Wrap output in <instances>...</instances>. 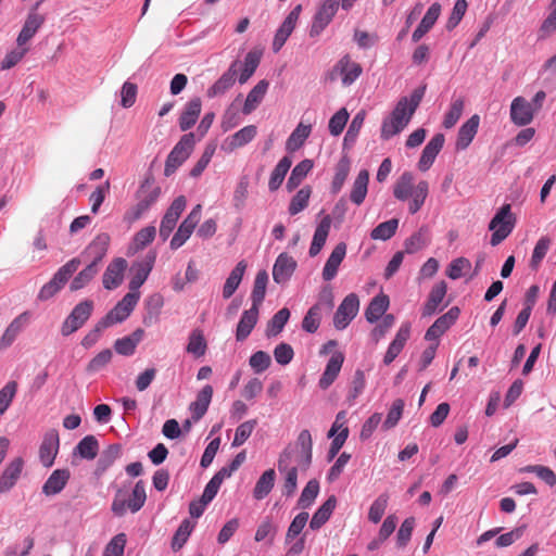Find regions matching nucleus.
Listing matches in <instances>:
<instances>
[{
  "label": "nucleus",
  "mask_w": 556,
  "mask_h": 556,
  "mask_svg": "<svg viewBox=\"0 0 556 556\" xmlns=\"http://www.w3.org/2000/svg\"><path fill=\"white\" fill-rule=\"evenodd\" d=\"M160 194V187H153L147 178L136 193L137 204L126 213V218L130 222L139 219L157 201Z\"/></svg>",
  "instance_id": "f257e3e1"
},
{
  "label": "nucleus",
  "mask_w": 556,
  "mask_h": 556,
  "mask_svg": "<svg viewBox=\"0 0 556 556\" xmlns=\"http://www.w3.org/2000/svg\"><path fill=\"white\" fill-rule=\"evenodd\" d=\"M515 226V218L513 217L510 205H503L489 224V229L493 231L491 236V245L495 247L505 240Z\"/></svg>",
  "instance_id": "f03ea898"
},
{
  "label": "nucleus",
  "mask_w": 556,
  "mask_h": 556,
  "mask_svg": "<svg viewBox=\"0 0 556 556\" xmlns=\"http://www.w3.org/2000/svg\"><path fill=\"white\" fill-rule=\"evenodd\" d=\"M94 303L92 300H84L76 304L61 326V333L68 337L80 329L92 315Z\"/></svg>",
  "instance_id": "7ed1b4c3"
},
{
  "label": "nucleus",
  "mask_w": 556,
  "mask_h": 556,
  "mask_svg": "<svg viewBox=\"0 0 556 556\" xmlns=\"http://www.w3.org/2000/svg\"><path fill=\"white\" fill-rule=\"evenodd\" d=\"M363 68L361 64L351 60L349 55L342 56L328 74V79L334 81L339 76L342 85L349 87L361 76Z\"/></svg>",
  "instance_id": "20e7f679"
},
{
  "label": "nucleus",
  "mask_w": 556,
  "mask_h": 556,
  "mask_svg": "<svg viewBox=\"0 0 556 556\" xmlns=\"http://www.w3.org/2000/svg\"><path fill=\"white\" fill-rule=\"evenodd\" d=\"M426 92V85H422L416 88L409 96L403 97L396 103L394 110L391 115L394 116L395 119L400 118L402 122L408 125L410 118L413 117L415 111L419 106Z\"/></svg>",
  "instance_id": "39448f33"
},
{
  "label": "nucleus",
  "mask_w": 556,
  "mask_h": 556,
  "mask_svg": "<svg viewBox=\"0 0 556 556\" xmlns=\"http://www.w3.org/2000/svg\"><path fill=\"white\" fill-rule=\"evenodd\" d=\"M202 205L197 204L191 212L187 215V217L179 225L177 231L173 236L170 240V249L177 250L190 238L195 226L198 225L201 218Z\"/></svg>",
  "instance_id": "423d86ee"
},
{
  "label": "nucleus",
  "mask_w": 556,
  "mask_h": 556,
  "mask_svg": "<svg viewBox=\"0 0 556 556\" xmlns=\"http://www.w3.org/2000/svg\"><path fill=\"white\" fill-rule=\"evenodd\" d=\"M359 309V300L355 293L348 294L338 306L333 316V326L338 330L345 329L355 318Z\"/></svg>",
  "instance_id": "0eeeda50"
},
{
  "label": "nucleus",
  "mask_w": 556,
  "mask_h": 556,
  "mask_svg": "<svg viewBox=\"0 0 556 556\" xmlns=\"http://www.w3.org/2000/svg\"><path fill=\"white\" fill-rule=\"evenodd\" d=\"M341 0H325L314 15L313 23L309 29L312 38L318 37L323 30L330 24L336 15Z\"/></svg>",
  "instance_id": "6e6552de"
},
{
  "label": "nucleus",
  "mask_w": 556,
  "mask_h": 556,
  "mask_svg": "<svg viewBox=\"0 0 556 556\" xmlns=\"http://www.w3.org/2000/svg\"><path fill=\"white\" fill-rule=\"evenodd\" d=\"M292 457V451L290 448H285L280 454L278 459V470L280 472H285V481L282 485V494L287 497L292 496L298 488V471L300 469L299 465L289 467L290 460Z\"/></svg>",
  "instance_id": "1a4fd4ad"
},
{
  "label": "nucleus",
  "mask_w": 556,
  "mask_h": 556,
  "mask_svg": "<svg viewBox=\"0 0 556 556\" xmlns=\"http://www.w3.org/2000/svg\"><path fill=\"white\" fill-rule=\"evenodd\" d=\"M186 198L184 195L177 197L167 208L160 225V237L166 241L174 230L177 220L186 207Z\"/></svg>",
  "instance_id": "9d476101"
},
{
  "label": "nucleus",
  "mask_w": 556,
  "mask_h": 556,
  "mask_svg": "<svg viewBox=\"0 0 556 556\" xmlns=\"http://www.w3.org/2000/svg\"><path fill=\"white\" fill-rule=\"evenodd\" d=\"M301 12L302 5H295L277 29L271 45V49L275 53L281 50V48L285 46L286 41L288 40L292 31L294 30Z\"/></svg>",
  "instance_id": "9b49d317"
},
{
  "label": "nucleus",
  "mask_w": 556,
  "mask_h": 556,
  "mask_svg": "<svg viewBox=\"0 0 556 556\" xmlns=\"http://www.w3.org/2000/svg\"><path fill=\"white\" fill-rule=\"evenodd\" d=\"M42 1L43 0L37 1L30 9L25 20V23L22 27V30L20 31L16 39L18 47H23L24 45H26L45 23V15L37 12Z\"/></svg>",
  "instance_id": "f8f14e48"
},
{
  "label": "nucleus",
  "mask_w": 556,
  "mask_h": 556,
  "mask_svg": "<svg viewBox=\"0 0 556 556\" xmlns=\"http://www.w3.org/2000/svg\"><path fill=\"white\" fill-rule=\"evenodd\" d=\"M60 447L59 432L55 429L48 430L39 447V458L43 467H51Z\"/></svg>",
  "instance_id": "ddd939ff"
},
{
  "label": "nucleus",
  "mask_w": 556,
  "mask_h": 556,
  "mask_svg": "<svg viewBox=\"0 0 556 556\" xmlns=\"http://www.w3.org/2000/svg\"><path fill=\"white\" fill-rule=\"evenodd\" d=\"M460 309L457 306L451 307L444 315L440 316L426 331L425 339L428 341L438 340L458 319Z\"/></svg>",
  "instance_id": "4468645a"
},
{
  "label": "nucleus",
  "mask_w": 556,
  "mask_h": 556,
  "mask_svg": "<svg viewBox=\"0 0 556 556\" xmlns=\"http://www.w3.org/2000/svg\"><path fill=\"white\" fill-rule=\"evenodd\" d=\"M532 103L523 97H516L510 104V119L517 126L529 125L534 117Z\"/></svg>",
  "instance_id": "2eb2a0df"
},
{
  "label": "nucleus",
  "mask_w": 556,
  "mask_h": 556,
  "mask_svg": "<svg viewBox=\"0 0 556 556\" xmlns=\"http://www.w3.org/2000/svg\"><path fill=\"white\" fill-rule=\"evenodd\" d=\"M127 268V262L123 257L114 258L109 266L106 267L103 277L102 283L106 290L116 289L124 279V273Z\"/></svg>",
  "instance_id": "dca6fc26"
},
{
  "label": "nucleus",
  "mask_w": 556,
  "mask_h": 556,
  "mask_svg": "<svg viewBox=\"0 0 556 556\" xmlns=\"http://www.w3.org/2000/svg\"><path fill=\"white\" fill-rule=\"evenodd\" d=\"M296 268V262L287 253H280L273 267V279L278 285H285Z\"/></svg>",
  "instance_id": "f3484780"
},
{
  "label": "nucleus",
  "mask_w": 556,
  "mask_h": 556,
  "mask_svg": "<svg viewBox=\"0 0 556 556\" xmlns=\"http://www.w3.org/2000/svg\"><path fill=\"white\" fill-rule=\"evenodd\" d=\"M444 135L440 132L434 135L426 144L418 161V168L421 172H427L432 166L437 155L440 153L444 146Z\"/></svg>",
  "instance_id": "a211bd4d"
},
{
  "label": "nucleus",
  "mask_w": 556,
  "mask_h": 556,
  "mask_svg": "<svg viewBox=\"0 0 556 556\" xmlns=\"http://www.w3.org/2000/svg\"><path fill=\"white\" fill-rule=\"evenodd\" d=\"M110 241L111 238L109 233L101 232L87 245L81 255L91 258L90 264H94L99 267V264L108 252Z\"/></svg>",
  "instance_id": "6ab92c4d"
},
{
  "label": "nucleus",
  "mask_w": 556,
  "mask_h": 556,
  "mask_svg": "<svg viewBox=\"0 0 556 556\" xmlns=\"http://www.w3.org/2000/svg\"><path fill=\"white\" fill-rule=\"evenodd\" d=\"M344 363V354L342 352H336L329 358L324 372L321 374L318 387L321 390H327L338 378L342 365Z\"/></svg>",
  "instance_id": "aec40b11"
},
{
  "label": "nucleus",
  "mask_w": 556,
  "mask_h": 556,
  "mask_svg": "<svg viewBox=\"0 0 556 556\" xmlns=\"http://www.w3.org/2000/svg\"><path fill=\"white\" fill-rule=\"evenodd\" d=\"M24 460L16 457L11 460L0 476V494L8 493L17 482L22 475Z\"/></svg>",
  "instance_id": "412c9836"
},
{
  "label": "nucleus",
  "mask_w": 556,
  "mask_h": 556,
  "mask_svg": "<svg viewBox=\"0 0 556 556\" xmlns=\"http://www.w3.org/2000/svg\"><path fill=\"white\" fill-rule=\"evenodd\" d=\"M296 447L299 448V456L296 464L300 470H307L312 464L313 457V440L311 432L307 429L302 430L296 439Z\"/></svg>",
  "instance_id": "4be33fe9"
},
{
  "label": "nucleus",
  "mask_w": 556,
  "mask_h": 556,
  "mask_svg": "<svg viewBox=\"0 0 556 556\" xmlns=\"http://www.w3.org/2000/svg\"><path fill=\"white\" fill-rule=\"evenodd\" d=\"M480 123L479 115H472L466 123H464L458 129L455 148L457 151L466 150L478 132Z\"/></svg>",
  "instance_id": "5701e85b"
},
{
  "label": "nucleus",
  "mask_w": 556,
  "mask_h": 556,
  "mask_svg": "<svg viewBox=\"0 0 556 556\" xmlns=\"http://www.w3.org/2000/svg\"><path fill=\"white\" fill-rule=\"evenodd\" d=\"M237 65L238 62L235 61L229 66V68L207 89L206 96L208 98L219 97L233 86L238 73Z\"/></svg>",
  "instance_id": "b1692460"
},
{
  "label": "nucleus",
  "mask_w": 556,
  "mask_h": 556,
  "mask_svg": "<svg viewBox=\"0 0 556 556\" xmlns=\"http://www.w3.org/2000/svg\"><path fill=\"white\" fill-rule=\"evenodd\" d=\"M346 254V244L344 242L338 243L329 255L323 269V279L325 281L332 280L338 273L339 266L344 260Z\"/></svg>",
  "instance_id": "393cba45"
},
{
  "label": "nucleus",
  "mask_w": 556,
  "mask_h": 556,
  "mask_svg": "<svg viewBox=\"0 0 556 556\" xmlns=\"http://www.w3.org/2000/svg\"><path fill=\"white\" fill-rule=\"evenodd\" d=\"M202 110V101L199 97L190 99L186 104L179 117V128L181 131L189 130L198 121Z\"/></svg>",
  "instance_id": "a878e982"
},
{
  "label": "nucleus",
  "mask_w": 556,
  "mask_h": 556,
  "mask_svg": "<svg viewBox=\"0 0 556 556\" xmlns=\"http://www.w3.org/2000/svg\"><path fill=\"white\" fill-rule=\"evenodd\" d=\"M258 308L252 305L251 308L242 313L236 330L237 341L242 342L250 336L258 320Z\"/></svg>",
  "instance_id": "bb28decb"
},
{
  "label": "nucleus",
  "mask_w": 556,
  "mask_h": 556,
  "mask_svg": "<svg viewBox=\"0 0 556 556\" xmlns=\"http://www.w3.org/2000/svg\"><path fill=\"white\" fill-rule=\"evenodd\" d=\"M441 14V4L434 2L430 5L419 25L412 35L413 42H418L435 24Z\"/></svg>",
  "instance_id": "cd10ccee"
},
{
  "label": "nucleus",
  "mask_w": 556,
  "mask_h": 556,
  "mask_svg": "<svg viewBox=\"0 0 556 556\" xmlns=\"http://www.w3.org/2000/svg\"><path fill=\"white\" fill-rule=\"evenodd\" d=\"M155 255H148L146 261L137 263L132 266V277L129 281V290L138 292V289L146 282L153 268Z\"/></svg>",
  "instance_id": "c85d7f7f"
},
{
  "label": "nucleus",
  "mask_w": 556,
  "mask_h": 556,
  "mask_svg": "<svg viewBox=\"0 0 556 556\" xmlns=\"http://www.w3.org/2000/svg\"><path fill=\"white\" fill-rule=\"evenodd\" d=\"M71 477L68 469H55L42 485V493L47 496L59 494L67 484Z\"/></svg>",
  "instance_id": "c756f323"
},
{
  "label": "nucleus",
  "mask_w": 556,
  "mask_h": 556,
  "mask_svg": "<svg viewBox=\"0 0 556 556\" xmlns=\"http://www.w3.org/2000/svg\"><path fill=\"white\" fill-rule=\"evenodd\" d=\"M256 134V126L248 125L235 132L230 138H227L223 149L227 152H232L251 142L255 138Z\"/></svg>",
  "instance_id": "7c9ffc66"
},
{
  "label": "nucleus",
  "mask_w": 556,
  "mask_h": 556,
  "mask_svg": "<svg viewBox=\"0 0 556 556\" xmlns=\"http://www.w3.org/2000/svg\"><path fill=\"white\" fill-rule=\"evenodd\" d=\"M447 286L445 281H440L435 283L428 296L427 302L422 307V316H431L437 313L439 305L442 303L443 299L446 295Z\"/></svg>",
  "instance_id": "2f4dec72"
},
{
  "label": "nucleus",
  "mask_w": 556,
  "mask_h": 556,
  "mask_svg": "<svg viewBox=\"0 0 556 556\" xmlns=\"http://www.w3.org/2000/svg\"><path fill=\"white\" fill-rule=\"evenodd\" d=\"M213 396V388L210 384L204 386L197 395V400L190 404V410L192 413V419L194 421L200 420L210 406Z\"/></svg>",
  "instance_id": "473e14b6"
},
{
  "label": "nucleus",
  "mask_w": 556,
  "mask_h": 556,
  "mask_svg": "<svg viewBox=\"0 0 556 556\" xmlns=\"http://www.w3.org/2000/svg\"><path fill=\"white\" fill-rule=\"evenodd\" d=\"M330 227H331V218L329 215H327L320 220V223L318 224V226L315 229L313 240H312L309 251H308V253L312 257L316 256L321 251L323 247L326 243L327 237L329 235Z\"/></svg>",
  "instance_id": "72a5a7b5"
},
{
  "label": "nucleus",
  "mask_w": 556,
  "mask_h": 556,
  "mask_svg": "<svg viewBox=\"0 0 556 556\" xmlns=\"http://www.w3.org/2000/svg\"><path fill=\"white\" fill-rule=\"evenodd\" d=\"M269 83L265 79L260 80L248 93L245 102L243 104L242 112L248 115L251 114L263 101Z\"/></svg>",
  "instance_id": "f704fd0d"
},
{
  "label": "nucleus",
  "mask_w": 556,
  "mask_h": 556,
  "mask_svg": "<svg viewBox=\"0 0 556 556\" xmlns=\"http://www.w3.org/2000/svg\"><path fill=\"white\" fill-rule=\"evenodd\" d=\"M337 505V497L334 495H330L326 502L314 513L311 521L309 528L312 530L320 529L331 517Z\"/></svg>",
  "instance_id": "c9c22d12"
},
{
  "label": "nucleus",
  "mask_w": 556,
  "mask_h": 556,
  "mask_svg": "<svg viewBox=\"0 0 556 556\" xmlns=\"http://www.w3.org/2000/svg\"><path fill=\"white\" fill-rule=\"evenodd\" d=\"M389 304L390 301L386 294H380L372 298L365 311L366 320L370 324L376 323L378 319L386 315L384 313L387 312Z\"/></svg>",
  "instance_id": "e433bc0d"
},
{
  "label": "nucleus",
  "mask_w": 556,
  "mask_h": 556,
  "mask_svg": "<svg viewBox=\"0 0 556 556\" xmlns=\"http://www.w3.org/2000/svg\"><path fill=\"white\" fill-rule=\"evenodd\" d=\"M368 182L369 172L367 169L359 170L350 194V199L354 204L361 205L364 202L368 190Z\"/></svg>",
  "instance_id": "4c0bfd02"
},
{
  "label": "nucleus",
  "mask_w": 556,
  "mask_h": 556,
  "mask_svg": "<svg viewBox=\"0 0 556 556\" xmlns=\"http://www.w3.org/2000/svg\"><path fill=\"white\" fill-rule=\"evenodd\" d=\"M247 269V263L245 261H240L235 268L229 274L228 278L226 279V282L223 287V296L224 299H229L232 296V294L238 289L242 277L244 275V271Z\"/></svg>",
  "instance_id": "58836bf2"
},
{
  "label": "nucleus",
  "mask_w": 556,
  "mask_h": 556,
  "mask_svg": "<svg viewBox=\"0 0 556 556\" xmlns=\"http://www.w3.org/2000/svg\"><path fill=\"white\" fill-rule=\"evenodd\" d=\"M276 472L274 469L265 470L255 483L253 497L255 500L265 498L275 485Z\"/></svg>",
  "instance_id": "ea45409f"
},
{
  "label": "nucleus",
  "mask_w": 556,
  "mask_h": 556,
  "mask_svg": "<svg viewBox=\"0 0 556 556\" xmlns=\"http://www.w3.org/2000/svg\"><path fill=\"white\" fill-rule=\"evenodd\" d=\"M81 261L79 257H74L70 260L66 264L61 266L58 271L51 278V282L59 289V291L64 287L67 280L72 277V275L78 269Z\"/></svg>",
  "instance_id": "a19ab883"
},
{
  "label": "nucleus",
  "mask_w": 556,
  "mask_h": 556,
  "mask_svg": "<svg viewBox=\"0 0 556 556\" xmlns=\"http://www.w3.org/2000/svg\"><path fill=\"white\" fill-rule=\"evenodd\" d=\"M26 320L27 313H23L12 320V323L8 326L4 333L0 338V350L9 348L14 342Z\"/></svg>",
  "instance_id": "79ce46f5"
},
{
  "label": "nucleus",
  "mask_w": 556,
  "mask_h": 556,
  "mask_svg": "<svg viewBox=\"0 0 556 556\" xmlns=\"http://www.w3.org/2000/svg\"><path fill=\"white\" fill-rule=\"evenodd\" d=\"M366 388V378L362 369H356L353 378L349 384L345 402L349 406L355 404L357 397L364 392Z\"/></svg>",
  "instance_id": "37998d69"
},
{
  "label": "nucleus",
  "mask_w": 556,
  "mask_h": 556,
  "mask_svg": "<svg viewBox=\"0 0 556 556\" xmlns=\"http://www.w3.org/2000/svg\"><path fill=\"white\" fill-rule=\"evenodd\" d=\"M414 175L412 172H404L396 180L393 189L394 197L400 201H405L414 191Z\"/></svg>",
  "instance_id": "c03bdc74"
},
{
  "label": "nucleus",
  "mask_w": 556,
  "mask_h": 556,
  "mask_svg": "<svg viewBox=\"0 0 556 556\" xmlns=\"http://www.w3.org/2000/svg\"><path fill=\"white\" fill-rule=\"evenodd\" d=\"M428 243V228L422 226L404 241L405 253L414 254L427 247Z\"/></svg>",
  "instance_id": "a18cd8bd"
},
{
  "label": "nucleus",
  "mask_w": 556,
  "mask_h": 556,
  "mask_svg": "<svg viewBox=\"0 0 556 556\" xmlns=\"http://www.w3.org/2000/svg\"><path fill=\"white\" fill-rule=\"evenodd\" d=\"M311 131V125H304L300 123L287 139V151L294 152L299 150L304 144L305 140L309 137Z\"/></svg>",
  "instance_id": "49530a36"
},
{
  "label": "nucleus",
  "mask_w": 556,
  "mask_h": 556,
  "mask_svg": "<svg viewBox=\"0 0 556 556\" xmlns=\"http://www.w3.org/2000/svg\"><path fill=\"white\" fill-rule=\"evenodd\" d=\"M292 165V160L289 156H283L271 172L268 188L270 191H276L282 184L288 170Z\"/></svg>",
  "instance_id": "de8ad7c7"
},
{
  "label": "nucleus",
  "mask_w": 556,
  "mask_h": 556,
  "mask_svg": "<svg viewBox=\"0 0 556 556\" xmlns=\"http://www.w3.org/2000/svg\"><path fill=\"white\" fill-rule=\"evenodd\" d=\"M99 452V443L96 437L86 435L83 438L75 447V454H78L84 459H94Z\"/></svg>",
  "instance_id": "09e8293b"
},
{
  "label": "nucleus",
  "mask_w": 556,
  "mask_h": 556,
  "mask_svg": "<svg viewBox=\"0 0 556 556\" xmlns=\"http://www.w3.org/2000/svg\"><path fill=\"white\" fill-rule=\"evenodd\" d=\"M289 317L290 311L288 308L283 307L279 309L267 324L265 331L266 337L271 338L279 334L283 330Z\"/></svg>",
  "instance_id": "8fccbe9b"
},
{
  "label": "nucleus",
  "mask_w": 556,
  "mask_h": 556,
  "mask_svg": "<svg viewBox=\"0 0 556 556\" xmlns=\"http://www.w3.org/2000/svg\"><path fill=\"white\" fill-rule=\"evenodd\" d=\"M268 282V274L266 270H260L256 274L253 290L251 293L252 305L261 306L265 299L266 287Z\"/></svg>",
  "instance_id": "3c124183"
},
{
  "label": "nucleus",
  "mask_w": 556,
  "mask_h": 556,
  "mask_svg": "<svg viewBox=\"0 0 556 556\" xmlns=\"http://www.w3.org/2000/svg\"><path fill=\"white\" fill-rule=\"evenodd\" d=\"M397 227H399V219L391 218V219L380 223L378 226H376L371 230L370 237L372 240H381V241L389 240L395 235Z\"/></svg>",
  "instance_id": "603ef678"
},
{
  "label": "nucleus",
  "mask_w": 556,
  "mask_h": 556,
  "mask_svg": "<svg viewBox=\"0 0 556 556\" xmlns=\"http://www.w3.org/2000/svg\"><path fill=\"white\" fill-rule=\"evenodd\" d=\"M429 193V185L426 180H421L415 187L410 194L412 201L408 204V211L410 214H416L424 205Z\"/></svg>",
  "instance_id": "864d4df0"
},
{
  "label": "nucleus",
  "mask_w": 556,
  "mask_h": 556,
  "mask_svg": "<svg viewBox=\"0 0 556 556\" xmlns=\"http://www.w3.org/2000/svg\"><path fill=\"white\" fill-rule=\"evenodd\" d=\"M312 194V189L308 186L300 189L291 199L288 212L294 216L307 207Z\"/></svg>",
  "instance_id": "5fc2aeb1"
},
{
  "label": "nucleus",
  "mask_w": 556,
  "mask_h": 556,
  "mask_svg": "<svg viewBox=\"0 0 556 556\" xmlns=\"http://www.w3.org/2000/svg\"><path fill=\"white\" fill-rule=\"evenodd\" d=\"M147 501L146 485L142 480L136 482L130 497L127 501V507L131 513L139 511Z\"/></svg>",
  "instance_id": "6e6d98bb"
},
{
  "label": "nucleus",
  "mask_w": 556,
  "mask_h": 556,
  "mask_svg": "<svg viewBox=\"0 0 556 556\" xmlns=\"http://www.w3.org/2000/svg\"><path fill=\"white\" fill-rule=\"evenodd\" d=\"M98 271L99 267H97L94 264H88L72 280L70 286L71 291H78L83 289L94 278Z\"/></svg>",
  "instance_id": "4d7b16f0"
},
{
  "label": "nucleus",
  "mask_w": 556,
  "mask_h": 556,
  "mask_svg": "<svg viewBox=\"0 0 556 556\" xmlns=\"http://www.w3.org/2000/svg\"><path fill=\"white\" fill-rule=\"evenodd\" d=\"M319 493V482L316 479H312L307 482L305 488L302 490L300 498L298 500V507L306 509L311 507Z\"/></svg>",
  "instance_id": "13d9d810"
},
{
  "label": "nucleus",
  "mask_w": 556,
  "mask_h": 556,
  "mask_svg": "<svg viewBox=\"0 0 556 556\" xmlns=\"http://www.w3.org/2000/svg\"><path fill=\"white\" fill-rule=\"evenodd\" d=\"M122 452V446L119 444H111L104 451H102L98 463L97 470L105 471L109 467H111L114 462L119 458Z\"/></svg>",
  "instance_id": "bf43d9fd"
},
{
  "label": "nucleus",
  "mask_w": 556,
  "mask_h": 556,
  "mask_svg": "<svg viewBox=\"0 0 556 556\" xmlns=\"http://www.w3.org/2000/svg\"><path fill=\"white\" fill-rule=\"evenodd\" d=\"M261 52L252 50L247 53L244 58V66L239 76V83L244 84L248 79L255 73L260 61H261Z\"/></svg>",
  "instance_id": "052dcab7"
},
{
  "label": "nucleus",
  "mask_w": 556,
  "mask_h": 556,
  "mask_svg": "<svg viewBox=\"0 0 556 556\" xmlns=\"http://www.w3.org/2000/svg\"><path fill=\"white\" fill-rule=\"evenodd\" d=\"M206 341L201 330L195 329L189 336V342L187 345V352L192 354L194 357H201L206 352Z\"/></svg>",
  "instance_id": "680f3d73"
},
{
  "label": "nucleus",
  "mask_w": 556,
  "mask_h": 556,
  "mask_svg": "<svg viewBox=\"0 0 556 556\" xmlns=\"http://www.w3.org/2000/svg\"><path fill=\"white\" fill-rule=\"evenodd\" d=\"M349 173H350V161L346 157H343L339 161V163L337 164V167H336V173H334L332 184H331L332 193H338L342 189V187L349 176Z\"/></svg>",
  "instance_id": "e2e57ef3"
},
{
  "label": "nucleus",
  "mask_w": 556,
  "mask_h": 556,
  "mask_svg": "<svg viewBox=\"0 0 556 556\" xmlns=\"http://www.w3.org/2000/svg\"><path fill=\"white\" fill-rule=\"evenodd\" d=\"M193 528L194 523L189 519L181 521L172 540V548L174 551H179L185 545Z\"/></svg>",
  "instance_id": "0e129e2a"
},
{
  "label": "nucleus",
  "mask_w": 556,
  "mask_h": 556,
  "mask_svg": "<svg viewBox=\"0 0 556 556\" xmlns=\"http://www.w3.org/2000/svg\"><path fill=\"white\" fill-rule=\"evenodd\" d=\"M365 111H359L352 119L349 125L348 131L345 132L343 144L344 147H351L355 143L361 128L365 121Z\"/></svg>",
  "instance_id": "69168bd1"
},
{
  "label": "nucleus",
  "mask_w": 556,
  "mask_h": 556,
  "mask_svg": "<svg viewBox=\"0 0 556 556\" xmlns=\"http://www.w3.org/2000/svg\"><path fill=\"white\" fill-rule=\"evenodd\" d=\"M406 126V123L402 122L400 118L395 119L394 116L390 114V116L384 118L382 122L381 138L383 140H389L401 132Z\"/></svg>",
  "instance_id": "338daca9"
},
{
  "label": "nucleus",
  "mask_w": 556,
  "mask_h": 556,
  "mask_svg": "<svg viewBox=\"0 0 556 556\" xmlns=\"http://www.w3.org/2000/svg\"><path fill=\"white\" fill-rule=\"evenodd\" d=\"M464 100L462 98L455 99L444 115L443 127L450 129L456 125L464 111Z\"/></svg>",
  "instance_id": "774afa93"
}]
</instances>
